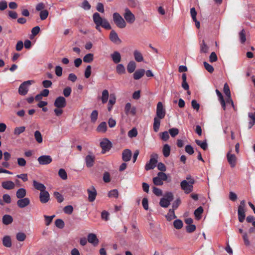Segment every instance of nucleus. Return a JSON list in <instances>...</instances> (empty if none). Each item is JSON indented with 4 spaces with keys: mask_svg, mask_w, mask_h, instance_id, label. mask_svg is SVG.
Instances as JSON below:
<instances>
[{
    "mask_svg": "<svg viewBox=\"0 0 255 255\" xmlns=\"http://www.w3.org/2000/svg\"><path fill=\"white\" fill-rule=\"evenodd\" d=\"M16 238L19 242L24 241L26 239V235L22 232H19L16 235Z\"/></svg>",
    "mask_w": 255,
    "mask_h": 255,
    "instance_id": "nucleus-48",
    "label": "nucleus"
},
{
    "mask_svg": "<svg viewBox=\"0 0 255 255\" xmlns=\"http://www.w3.org/2000/svg\"><path fill=\"white\" fill-rule=\"evenodd\" d=\"M186 228L187 232L188 233H191L195 231L196 227L195 225L191 224L187 225Z\"/></svg>",
    "mask_w": 255,
    "mask_h": 255,
    "instance_id": "nucleus-64",
    "label": "nucleus"
},
{
    "mask_svg": "<svg viewBox=\"0 0 255 255\" xmlns=\"http://www.w3.org/2000/svg\"><path fill=\"white\" fill-rule=\"evenodd\" d=\"M54 195L59 203H61L63 201V197L59 192H55L54 193Z\"/></svg>",
    "mask_w": 255,
    "mask_h": 255,
    "instance_id": "nucleus-58",
    "label": "nucleus"
},
{
    "mask_svg": "<svg viewBox=\"0 0 255 255\" xmlns=\"http://www.w3.org/2000/svg\"><path fill=\"white\" fill-rule=\"evenodd\" d=\"M169 133L172 137H175L179 133V130L177 128H171L169 129Z\"/></svg>",
    "mask_w": 255,
    "mask_h": 255,
    "instance_id": "nucleus-55",
    "label": "nucleus"
},
{
    "mask_svg": "<svg viewBox=\"0 0 255 255\" xmlns=\"http://www.w3.org/2000/svg\"><path fill=\"white\" fill-rule=\"evenodd\" d=\"M1 186L5 189L11 190L14 188L15 184L14 182L11 181H6L1 183Z\"/></svg>",
    "mask_w": 255,
    "mask_h": 255,
    "instance_id": "nucleus-20",
    "label": "nucleus"
},
{
    "mask_svg": "<svg viewBox=\"0 0 255 255\" xmlns=\"http://www.w3.org/2000/svg\"><path fill=\"white\" fill-rule=\"evenodd\" d=\"M116 97L114 95H111L110 97V100L108 102V110L109 111H111L112 109L113 106L116 103Z\"/></svg>",
    "mask_w": 255,
    "mask_h": 255,
    "instance_id": "nucleus-30",
    "label": "nucleus"
},
{
    "mask_svg": "<svg viewBox=\"0 0 255 255\" xmlns=\"http://www.w3.org/2000/svg\"><path fill=\"white\" fill-rule=\"evenodd\" d=\"M94 59V55L92 53H88L83 57V61L85 63H90Z\"/></svg>",
    "mask_w": 255,
    "mask_h": 255,
    "instance_id": "nucleus-40",
    "label": "nucleus"
},
{
    "mask_svg": "<svg viewBox=\"0 0 255 255\" xmlns=\"http://www.w3.org/2000/svg\"><path fill=\"white\" fill-rule=\"evenodd\" d=\"M93 19L96 25L98 26H101L106 29H112L111 26L108 20L105 18H102L99 13H94L93 15Z\"/></svg>",
    "mask_w": 255,
    "mask_h": 255,
    "instance_id": "nucleus-1",
    "label": "nucleus"
},
{
    "mask_svg": "<svg viewBox=\"0 0 255 255\" xmlns=\"http://www.w3.org/2000/svg\"><path fill=\"white\" fill-rule=\"evenodd\" d=\"M109 92L107 90H104L102 92V102L103 104H105L107 102L109 98Z\"/></svg>",
    "mask_w": 255,
    "mask_h": 255,
    "instance_id": "nucleus-39",
    "label": "nucleus"
},
{
    "mask_svg": "<svg viewBox=\"0 0 255 255\" xmlns=\"http://www.w3.org/2000/svg\"><path fill=\"white\" fill-rule=\"evenodd\" d=\"M209 47L205 43V41L203 40L202 43L200 44V52L201 53H206L208 52Z\"/></svg>",
    "mask_w": 255,
    "mask_h": 255,
    "instance_id": "nucleus-41",
    "label": "nucleus"
},
{
    "mask_svg": "<svg viewBox=\"0 0 255 255\" xmlns=\"http://www.w3.org/2000/svg\"><path fill=\"white\" fill-rule=\"evenodd\" d=\"M91 73V67L90 65H88L87 66L85 71V77L86 79H88L90 77Z\"/></svg>",
    "mask_w": 255,
    "mask_h": 255,
    "instance_id": "nucleus-60",
    "label": "nucleus"
},
{
    "mask_svg": "<svg viewBox=\"0 0 255 255\" xmlns=\"http://www.w3.org/2000/svg\"><path fill=\"white\" fill-rule=\"evenodd\" d=\"M124 17L125 20L128 23H133L135 20V17L134 15L131 12L129 8H126L125 9V13L124 14Z\"/></svg>",
    "mask_w": 255,
    "mask_h": 255,
    "instance_id": "nucleus-8",
    "label": "nucleus"
},
{
    "mask_svg": "<svg viewBox=\"0 0 255 255\" xmlns=\"http://www.w3.org/2000/svg\"><path fill=\"white\" fill-rule=\"evenodd\" d=\"M54 105L57 108H63L66 105V99L63 97L59 96L55 99Z\"/></svg>",
    "mask_w": 255,
    "mask_h": 255,
    "instance_id": "nucleus-10",
    "label": "nucleus"
},
{
    "mask_svg": "<svg viewBox=\"0 0 255 255\" xmlns=\"http://www.w3.org/2000/svg\"><path fill=\"white\" fill-rule=\"evenodd\" d=\"M245 209H238V215L239 221L241 223H243L245 219Z\"/></svg>",
    "mask_w": 255,
    "mask_h": 255,
    "instance_id": "nucleus-29",
    "label": "nucleus"
},
{
    "mask_svg": "<svg viewBox=\"0 0 255 255\" xmlns=\"http://www.w3.org/2000/svg\"><path fill=\"white\" fill-rule=\"evenodd\" d=\"M137 134V131L135 128H133L128 132V136L129 137H135Z\"/></svg>",
    "mask_w": 255,
    "mask_h": 255,
    "instance_id": "nucleus-57",
    "label": "nucleus"
},
{
    "mask_svg": "<svg viewBox=\"0 0 255 255\" xmlns=\"http://www.w3.org/2000/svg\"><path fill=\"white\" fill-rule=\"evenodd\" d=\"M87 240L89 243L92 244L94 246H96L99 244V240L96 235L93 233H90L87 236Z\"/></svg>",
    "mask_w": 255,
    "mask_h": 255,
    "instance_id": "nucleus-14",
    "label": "nucleus"
},
{
    "mask_svg": "<svg viewBox=\"0 0 255 255\" xmlns=\"http://www.w3.org/2000/svg\"><path fill=\"white\" fill-rule=\"evenodd\" d=\"M227 158L231 167L232 168L235 167L237 163V157L235 154H231V150L227 153Z\"/></svg>",
    "mask_w": 255,
    "mask_h": 255,
    "instance_id": "nucleus-11",
    "label": "nucleus"
},
{
    "mask_svg": "<svg viewBox=\"0 0 255 255\" xmlns=\"http://www.w3.org/2000/svg\"><path fill=\"white\" fill-rule=\"evenodd\" d=\"M13 221L12 217L9 215H4L2 217V223L5 225L11 224Z\"/></svg>",
    "mask_w": 255,
    "mask_h": 255,
    "instance_id": "nucleus-31",
    "label": "nucleus"
},
{
    "mask_svg": "<svg viewBox=\"0 0 255 255\" xmlns=\"http://www.w3.org/2000/svg\"><path fill=\"white\" fill-rule=\"evenodd\" d=\"M116 71L119 74H123L126 72L125 66L122 64H119L116 66Z\"/></svg>",
    "mask_w": 255,
    "mask_h": 255,
    "instance_id": "nucleus-38",
    "label": "nucleus"
},
{
    "mask_svg": "<svg viewBox=\"0 0 255 255\" xmlns=\"http://www.w3.org/2000/svg\"><path fill=\"white\" fill-rule=\"evenodd\" d=\"M113 19L114 23L118 27L124 28L126 26V22L118 12H114L113 13Z\"/></svg>",
    "mask_w": 255,
    "mask_h": 255,
    "instance_id": "nucleus-3",
    "label": "nucleus"
},
{
    "mask_svg": "<svg viewBox=\"0 0 255 255\" xmlns=\"http://www.w3.org/2000/svg\"><path fill=\"white\" fill-rule=\"evenodd\" d=\"M54 217L55 215H52L50 216L44 215V217L45 219V225L46 226H49L51 223L52 220Z\"/></svg>",
    "mask_w": 255,
    "mask_h": 255,
    "instance_id": "nucleus-54",
    "label": "nucleus"
},
{
    "mask_svg": "<svg viewBox=\"0 0 255 255\" xmlns=\"http://www.w3.org/2000/svg\"><path fill=\"white\" fill-rule=\"evenodd\" d=\"M224 93L228 97V99L231 101L232 104H233V101L231 99V92L229 86H228L227 83H225L224 86Z\"/></svg>",
    "mask_w": 255,
    "mask_h": 255,
    "instance_id": "nucleus-34",
    "label": "nucleus"
},
{
    "mask_svg": "<svg viewBox=\"0 0 255 255\" xmlns=\"http://www.w3.org/2000/svg\"><path fill=\"white\" fill-rule=\"evenodd\" d=\"M33 186L36 190L40 191V192L45 190L46 189V187L44 184L38 182L36 180L33 181Z\"/></svg>",
    "mask_w": 255,
    "mask_h": 255,
    "instance_id": "nucleus-23",
    "label": "nucleus"
},
{
    "mask_svg": "<svg viewBox=\"0 0 255 255\" xmlns=\"http://www.w3.org/2000/svg\"><path fill=\"white\" fill-rule=\"evenodd\" d=\"M157 158L158 155L157 154H152L150 156L149 161L145 164V169L148 171L154 168L156 166V164L157 162Z\"/></svg>",
    "mask_w": 255,
    "mask_h": 255,
    "instance_id": "nucleus-5",
    "label": "nucleus"
},
{
    "mask_svg": "<svg viewBox=\"0 0 255 255\" xmlns=\"http://www.w3.org/2000/svg\"><path fill=\"white\" fill-rule=\"evenodd\" d=\"M100 144L102 149V153H105L106 151H109L112 145L111 142L107 138H104L100 142Z\"/></svg>",
    "mask_w": 255,
    "mask_h": 255,
    "instance_id": "nucleus-9",
    "label": "nucleus"
},
{
    "mask_svg": "<svg viewBox=\"0 0 255 255\" xmlns=\"http://www.w3.org/2000/svg\"><path fill=\"white\" fill-rule=\"evenodd\" d=\"M133 55L135 60L138 62H140L143 60V58L141 53L138 50H135L133 52Z\"/></svg>",
    "mask_w": 255,
    "mask_h": 255,
    "instance_id": "nucleus-33",
    "label": "nucleus"
},
{
    "mask_svg": "<svg viewBox=\"0 0 255 255\" xmlns=\"http://www.w3.org/2000/svg\"><path fill=\"white\" fill-rule=\"evenodd\" d=\"M239 231L240 233L243 234V239L245 245L246 246H249L250 245V242L249 241L247 233L244 232L242 229H239Z\"/></svg>",
    "mask_w": 255,
    "mask_h": 255,
    "instance_id": "nucleus-24",
    "label": "nucleus"
},
{
    "mask_svg": "<svg viewBox=\"0 0 255 255\" xmlns=\"http://www.w3.org/2000/svg\"><path fill=\"white\" fill-rule=\"evenodd\" d=\"M131 150L129 149H126L123 151L122 159L125 162L128 161L131 159Z\"/></svg>",
    "mask_w": 255,
    "mask_h": 255,
    "instance_id": "nucleus-17",
    "label": "nucleus"
},
{
    "mask_svg": "<svg viewBox=\"0 0 255 255\" xmlns=\"http://www.w3.org/2000/svg\"><path fill=\"white\" fill-rule=\"evenodd\" d=\"M173 199V195L171 192H167L164 197L161 198L159 205L163 208H167Z\"/></svg>",
    "mask_w": 255,
    "mask_h": 255,
    "instance_id": "nucleus-4",
    "label": "nucleus"
},
{
    "mask_svg": "<svg viewBox=\"0 0 255 255\" xmlns=\"http://www.w3.org/2000/svg\"><path fill=\"white\" fill-rule=\"evenodd\" d=\"M194 183L193 179H190L189 181L184 180L180 183L181 188L186 194H189L193 191Z\"/></svg>",
    "mask_w": 255,
    "mask_h": 255,
    "instance_id": "nucleus-2",
    "label": "nucleus"
},
{
    "mask_svg": "<svg viewBox=\"0 0 255 255\" xmlns=\"http://www.w3.org/2000/svg\"><path fill=\"white\" fill-rule=\"evenodd\" d=\"M88 194V200L92 202H93L97 196V191L94 186H92L91 188L87 189Z\"/></svg>",
    "mask_w": 255,
    "mask_h": 255,
    "instance_id": "nucleus-13",
    "label": "nucleus"
},
{
    "mask_svg": "<svg viewBox=\"0 0 255 255\" xmlns=\"http://www.w3.org/2000/svg\"><path fill=\"white\" fill-rule=\"evenodd\" d=\"M111 57L115 64H118L121 61V56L118 51H114L112 54H111Z\"/></svg>",
    "mask_w": 255,
    "mask_h": 255,
    "instance_id": "nucleus-18",
    "label": "nucleus"
},
{
    "mask_svg": "<svg viewBox=\"0 0 255 255\" xmlns=\"http://www.w3.org/2000/svg\"><path fill=\"white\" fill-rule=\"evenodd\" d=\"M34 137L37 142L41 143L42 142V137L39 131L36 130L35 131Z\"/></svg>",
    "mask_w": 255,
    "mask_h": 255,
    "instance_id": "nucleus-46",
    "label": "nucleus"
},
{
    "mask_svg": "<svg viewBox=\"0 0 255 255\" xmlns=\"http://www.w3.org/2000/svg\"><path fill=\"white\" fill-rule=\"evenodd\" d=\"M48 15V11L47 10L44 9L40 12L39 16L41 20H43L46 19Z\"/></svg>",
    "mask_w": 255,
    "mask_h": 255,
    "instance_id": "nucleus-52",
    "label": "nucleus"
},
{
    "mask_svg": "<svg viewBox=\"0 0 255 255\" xmlns=\"http://www.w3.org/2000/svg\"><path fill=\"white\" fill-rule=\"evenodd\" d=\"M203 209L201 206H200L197 209L195 210V211H194V215L196 218L197 220H199L201 219V214L203 213Z\"/></svg>",
    "mask_w": 255,
    "mask_h": 255,
    "instance_id": "nucleus-37",
    "label": "nucleus"
},
{
    "mask_svg": "<svg viewBox=\"0 0 255 255\" xmlns=\"http://www.w3.org/2000/svg\"><path fill=\"white\" fill-rule=\"evenodd\" d=\"M95 156L92 155H88L85 157V162L87 167H91L93 166Z\"/></svg>",
    "mask_w": 255,
    "mask_h": 255,
    "instance_id": "nucleus-21",
    "label": "nucleus"
},
{
    "mask_svg": "<svg viewBox=\"0 0 255 255\" xmlns=\"http://www.w3.org/2000/svg\"><path fill=\"white\" fill-rule=\"evenodd\" d=\"M55 225L59 229H63L64 227V222L62 219H58L55 220Z\"/></svg>",
    "mask_w": 255,
    "mask_h": 255,
    "instance_id": "nucleus-49",
    "label": "nucleus"
},
{
    "mask_svg": "<svg viewBox=\"0 0 255 255\" xmlns=\"http://www.w3.org/2000/svg\"><path fill=\"white\" fill-rule=\"evenodd\" d=\"M26 191L24 188H19L16 192V196L18 199L24 198L26 196Z\"/></svg>",
    "mask_w": 255,
    "mask_h": 255,
    "instance_id": "nucleus-28",
    "label": "nucleus"
},
{
    "mask_svg": "<svg viewBox=\"0 0 255 255\" xmlns=\"http://www.w3.org/2000/svg\"><path fill=\"white\" fill-rule=\"evenodd\" d=\"M108 196L110 198L114 197L117 198L119 196V192L117 189L111 190L108 193Z\"/></svg>",
    "mask_w": 255,
    "mask_h": 255,
    "instance_id": "nucleus-53",
    "label": "nucleus"
},
{
    "mask_svg": "<svg viewBox=\"0 0 255 255\" xmlns=\"http://www.w3.org/2000/svg\"><path fill=\"white\" fill-rule=\"evenodd\" d=\"M107 129V124L105 122H103L97 128V131L99 132L105 133Z\"/></svg>",
    "mask_w": 255,
    "mask_h": 255,
    "instance_id": "nucleus-27",
    "label": "nucleus"
},
{
    "mask_svg": "<svg viewBox=\"0 0 255 255\" xmlns=\"http://www.w3.org/2000/svg\"><path fill=\"white\" fill-rule=\"evenodd\" d=\"M2 244L4 246L9 248L11 246L10 238L9 236H5L2 240Z\"/></svg>",
    "mask_w": 255,
    "mask_h": 255,
    "instance_id": "nucleus-35",
    "label": "nucleus"
},
{
    "mask_svg": "<svg viewBox=\"0 0 255 255\" xmlns=\"http://www.w3.org/2000/svg\"><path fill=\"white\" fill-rule=\"evenodd\" d=\"M98 112L97 110H94L90 115L91 122L95 123L97 120Z\"/></svg>",
    "mask_w": 255,
    "mask_h": 255,
    "instance_id": "nucleus-45",
    "label": "nucleus"
},
{
    "mask_svg": "<svg viewBox=\"0 0 255 255\" xmlns=\"http://www.w3.org/2000/svg\"><path fill=\"white\" fill-rule=\"evenodd\" d=\"M162 119H160L159 118L154 117V122L153 125V130L155 132H157L160 128V120Z\"/></svg>",
    "mask_w": 255,
    "mask_h": 255,
    "instance_id": "nucleus-26",
    "label": "nucleus"
},
{
    "mask_svg": "<svg viewBox=\"0 0 255 255\" xmlns=\"http://www.w3.org/2000/svg\"><path fill=\"white\" fill-rule=\"evenodd\" d=\"M196 143L200 146L203 150H205L207 149L208 145L206 141H202L201 140L196 139Z\"/></svg>",
    "mask_w": 255,
    "mask_h": 255,
    "instance_id": "nucleus-42",
    "label": "nucleus"
},
{
    "mask_svg": "<svg viewBox=\"0 0 255 255\" xmlns=\"http://www.w3.org/2000/svg\"><path fill=\"white\" fill-rule=\"evenodd\" d=\"M62 68L60 66H56L55 69V74L58 77H60L62 75Z\"/></svg>",
    "mask_w": 255,
    "mask_h": 255,
    "instance_id": "nucleus-63",
    "label": "nucleus"
},
{
    "mask_svg": "<svg viewBox=\"0 0 255 255\" xmlns=\"http://www.w3.org/2000/svg\"><path fill=\"white\" fill-rule=\"evenodd\" d=\"M25 129V127H19L15 128L14 130V134L18 135L23 132Z\"/></svg>",
    "mask_w": 255,
    "mask_h": 255,
    "instance_id": "nucleus-50",
    "label": "nucleus"
},
{
    "mask_svg": "<svg viewBox=\"0 0 255 255\" xmlns=\"http://www.w3.org/2000/svg\"><path fill=\"white\" fill-rule=\"evenodd\" d=\"M145 70L143 69H138L133 74V78L134 80H138L140 79L144 74Z\"/></svg>",
    "mask_w": 255,
    "mask_h": 255,
    "instance_id": "nucleus-25",
    "label": "nucleus"
},
{
    "mask_svg": "<svg viewBox=\"0 0 255 255\" xmlns=\"http://www.w3.org/2000/svg\"><path fill=\"white\" fill-rule=\"evenodd\" d=\"M72 92L71 88L70 87H67L63 90V95L65 97H69Z\"/></svg>",
    "mask_w": 255,
    "mask_h": 255,
    "instance_id": "nucleus-62",
    "label": "nucleus"
},
{
    "mask_svg": "<svg viewBox=\"0 0 255 255\" xmlns=\"http://www.w3.org/2000/svg\"><path fill=\"white\" fill-rule=\"evenodd\" d=\"M136 68V63L133 61H130L127 65V71L129 73L133 72Z\"/></svg>",
    "mask_w": 255,
    "mask_h": 255,
    "instance_id": "nucleus-32",
    "label": "nucleus"
},
{
    "mask_svg": "<svg viewBox=\"0 0 255 255\" xmlns=\"http://www.w3.org/2000/svg\"><path fill=\"white\" fill-rule=\"evenodd\" d=\"M37 160L40 165H47L52 162V159L50 155H41Z\"/></svg>",
    "mask_w": 255,
    "mask_h": 255,
    "instance_id": "nucleus-12",
    "label": "nucleus"
},
{
    "mask_svg": "<svg viewBox=\"0 0 255 255\" xmlns=\"http://www.w3.org/2000/svg\"><path fill=\"white\" fill-rule=\"evenodd\" d=\"M165 115V109L164 108L162 102H159L157 105L155 117L163 119L164 118Z\"/></svg>",
    "mask_w": 255,
    "mask_h": 255,
    "instance_id": "nucleus-7",
    "label": "nucleus"
},
{
    "mask_svg": "<svg viewBox=\"0 0 255 255\" xmlns=\"http://www.w3.org/2000/svg\"><path fill=\"white\" fill-rule=\"evenodd\" d=\"M30 204V200L28 198L19 199L17 201V206L20 208H23Z\"/></svg>",
    "mask_w": 255,
    "mask_h": 255,
    "instance_id": "nucleus-16",
    "label": "nucleus"
},
{
    "mask_svg": "<svg viewBox=\"0 0 255 255\" xmlns=\"http://www.w3.org/2000/svg\"><path fill=\"white\" fill-rule=\"evenodd\" d=\"M110 39L114 43L121 42V40L118 37V34L114 30H112L110 32Z\"/></svg>",
    "mask_w": 255,
    "mask_h": 255,
    "instance_id": "nucleus-19",
    "label": "nucleus"
},
{
    "mask_svg": "<svg viewBox=\"0 0 255 255\" xmlns=\"http://www.w3.org/2000/svg\"><path fill=\"white\" fill-rule=\"evenodd\" d=\"M73 211V208L71 205H67L65 206L63 209L64 212L67 214H72Z\"/></svg>",
    "mask_w": 255,
    "mask_h": 255,
    "instance_id": "nucleus-56",
    "label": "nucleus"
},
{
    "mask_svg": "<svg viewBox=\"0 0 255 255\" xmlns=\"http://www.w3.org/2000/svg\"><path fill=\"white\" fill-rule=\"evenodd\" d=\"M173 225L176 229H180L182 228L183 224L181 220L177 219L174 221Z\"/></svg>",
    "mask_w": 255,
    "mask_h": 255,
    "instance_id": "nucleus-43",
    "label": "nucleus"
},
{
    "mask_svg": "<svg viewBox=\"0 0 255 255\" xmlns=\"http://www.w3.org/2000/svg\"><path fill=\"white\" fill-rule=\"evenodd\" d=\"M58 175L63 180H66L67 178V174L64 169L61 168L58 171Z\"/></svg>",
    "mask_w": 255,
    "mask_h": 255,
    "instance_id": "nucleus-44",
    "label": "nucleus"
},
{
    "mask_svg": "<svg viewBox=\"0 0 255 255\" xmlns=\"http://www.w3.org/2000/svg\"><path fill=\"white\" fill-rule=\"evenodd\" d=\"M248 117L250 119L249 122V128H251L255 125V112H249Z\"/></svg>",
    "mask_w": 255,
    "mask_h": 255,
    "instance_id": "nucleus-22",
    "label": "nucleus"
},
{
    "mask_svg": "<svg viewBox=\"0 0 255 255\" xmlns=\"http://www.w3.org/2000/svg\"><path fill=\"white\" fill-rule=\"evenodd\" d=\"M33 81H24L19 86L18 93L20 95H25L29 89V87L32 84Z\"/></svg>",
    "mask_w": 255,
    "mask_h": 255,
    "instance_id": "nucleus-6",
    "label": "nucleus"
},
{
    "mask_svg": "<svg viewBox=\"0 0 255 255\" xmlns=\"http://www.w3.org/2000/svg\"><path fill=\"white\" fill-rule=\"evenodd\" d=\"M50 199V195L49 193L44 190L40 193L39 199L42 203H46L48 202Z\"/></svg>",
    "mask_w": 255,
    "mask_h": 255,
    "instance_id": "nucleus-15",
    "label": "nucleus"
},
{
    "mask_svg": "<svg viewBox=\"0 0 255 255\" xmlns=\"http://www.w3.org/2000/svg\"><path fill=\"white\" fill-rule=\"evenodd\" d=\"M239 37L240 42L242 43H244L246 41V32L244 29H242L239 33Z\"/></svg>",
    "mask_w": 255,
    "mask_h": 255,
    "instance_id": "nucleus-47",
    "label": "nucleus"
},
{
    "mask_svg": "<svg viewBox=\"0 0 255 255\" xmlns=\"http://www.w3.org/2000/svg\"><path fill=\"white\" fill-rule=\"evenodd\" d=\"M170 147L168 144H166L163 146V154L164 157H167L169 156L170 153Z\"/></svg>",
    "mask_w": 255,
    "mask_h": 255,
    "instance_id": "nucleus-36",
    "label": "nucleus"
},
{
    "mask_svg": "<svg viewBox=\"0 0 255 255\" xmlns=\"http://www.w3.org/2000/svg\"><path fill=\"white\" fill-rule=\"evenodd\" d=\"M204 65L206 70H207L209 72L212 73L214 71V69L213 67L208 63L204 62Z\"/></svg>",
    "mask_w": 255,
    "mask_h": 255,
    "instance_id": "nucleus-61",
    "label": "nucleus"
},
{
    "mask_svg": "<svg viewBox=\"0 0 255 255\" xmlns=\"http://www.w3.org/2000/svg\"><path fill=\"white\" fill-rule=\"evenodd\" d=\"M153 182L155 185L157 186H160L163 184V181H162L158 176L153 178Z\"/></svg>",
    "mask_w": 255,
    "mask_h": 255,
    "instance_id": "nucleus-59",
    "label": "nucleus"
},
{
    "mask_svg": "<svg viewBox=\"0 0 255 255\" xmlns=\"http://www.w3.org/2000/svg\"><path fill=\"white\" fill-rule=\"evenodd\" d=\"M80 6L82 7L84 9L88 10H89L91 6L89 2L87 0H84L80 5Z\"/></svg>",
    "mask_w": 255,
    "mask_h": 255,
    "instance_id": "nucleus-51",
    "label": "nucleus"
}]
</instances>
